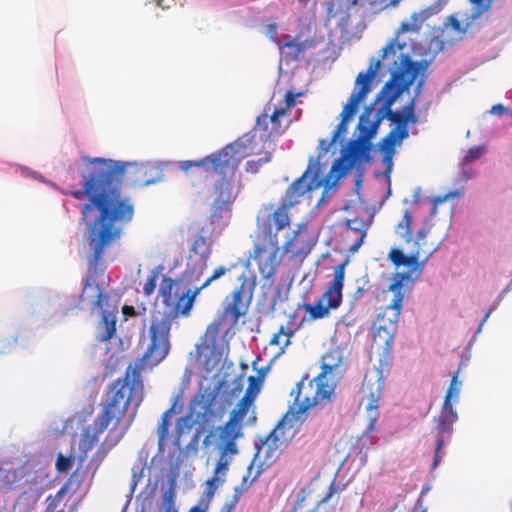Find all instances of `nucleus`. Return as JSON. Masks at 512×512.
I'll return each instance as SVG.
<instances>
[{
	"label": "nucleus",
	"mask_w": 512,
	"mask_h": 512,
	"mask_svg": "<svg viewBox=\"0 0 512 512\" xmlns=\"http://www.w3.org/2000/svg\"><path fill=\"white\" fill-rule=\"evenodd\" d=\"M264 154L262 158L259 160H249L245 164V170L248 173L255 174L259 171V169L262 167L263 164L269 162L271 160V153L268 149L262 150V152L259 154Z\"/></svg>",
	"instance_id": "obj_36"
},
{
	"label": "nucleus",
	"mask_w": 512,
	"mask_h": 512,
	"mask_svg": "<svg viewBox=\"0 0 512 512\" xmlns=\"http://www.w3.org/2000/svg\"><path fill=\"white\" fill-rule=\"evenodd\" d=\"M160 272L154 269L150 272L146 282L143 284V293L145 296H150L154 293L159 278Z\"/></svg>",
	"instance_id": "obj_41"
},
{
	"label": "nucleus",
	"mask_w": 512,
	"mask_h": 512,
	"mask_svg": "<svg viewBox=\"0 0 512 512\" xmlns=\"http://www.w3.org/2000/svg\"><path fill=\"white\" fill-rule=\"evenodd\" d=\"M491 312H492V308H491V309H489V310L486 312V314H485V316H484V319H483V321L481 322V324H480V326H479V329H478V330H481L482 326L484 325V323H485V322L487 321V319L489 318V316H490Z\"/></svg>",
	"instance_id": "obj_51"
},
{
	"label": "nucleus",
	"mask_w": 512,
	"mask_h": 512,
	"mask_svg": "<svg viewBox=\"0 0 512 512\" xmlns=\"http://www.w3.org/2000/svg\"><path fill=\"white\" fill-rule=\"evenodd\" d=\"M285 116L288 115L284 110L271 101L264 106L263 112L256 118L253 130L246 133L254 135L253 145L258 150L270 149L272 138L284 132L285 128L282 127L281 120Z\"/></svg>",
	"instance_id": "obj_12"
},
{
	"label": "nucleus",
	"mask_w": 512,
	"mask_h": 512,
	"mask_svg": "<svg viewBox=\"0 0 512 512\" xmlns=\"http://www.w3.org/2000/svg\"><path fill=\"white\" fill-rule=\"evenodd\" d=\"M309 171L310 167H308L307 170L299 178L293 181L292 184L286 190L283 202L287 204L290 208L297 204L299 202V199L302 196H304L306 192L314 191L322 186L331 187L336 185L337 183H334L336 173H331V170L329 171L328 175L325 178L319 179L318 174H315L310 179V181L307 182L306 178L309 174Z\"/></svg>",
	"instance_id": "obj_15"
},
{
	"label": "nucleus",
	"mask_w": 512,
	"mask_h": 512,
	"mask_svg": "<svg viewBox=\"0 0 512 512\" xmlns=\"http://www.w3.org/2000/svg\"><path fill=\"white\" fill-rule=\"evenodd\" d=\"M196 238L193 240L186 262V273L201 276L207 267L212 252V240L204 234L203 228L195 224Z\"/></svg>",
	"instance_id": "obj_14"
},
{
	"label": "nucleus",
	"mask_w": 512,
	"mask_h": 512,
	"mask_svg": "<svg viewBox=\"0 0 512 512\" xmlns=\"http://www.w3.org/2000/svg\"><path fill=\"white\" fill-rule=\"evenodd\" d=\"M266 36L273 42L280 44L278 40V28L276 23H270L266 26Z\"/></svg>",
	"instance_id": "obj_45"
},
{
	"label": "nucleus",
	"mask_w": 512,
	"mask_h": 512,
	"mask_svg": "<svg viewBox=\"0 0 512 512\" xmlns=\"http://www.w3.org/2000/svg\"><path fill=\"white\" fill-rule=\"evenodd\" d=\"M475 20L472 15L458 13L448 17L447 25L457 34H465Z\"/></svg>",
	"instance_id": "obj_27"
},
{
	"label": "nucleus",
	"mask_w": 512,
	"mask_h": 512,
	"mask_svg": "<svg viewBox=\"0 0 512 512\" xmlns=\"http://www.w3.org/2000/svg\"><path fill=\"white\" fill-rule=\"evenodd\" d=\"M412 29H413V27H412V25H411V24H409V23H402V24H401V28H400V30H401L402 32H407V31H410V30H412Z\"/></svg>",
	"instance_id": "obj_50"
},
{
	"label": "nucleus",
	"mask_w": 512,
	"mask_h": 512,
	"mask_svg": "<svg viewBox=\"0 0 512 512\" xmlns=\"http://www.w3.org/2000/svg\"><path fill=\"white\" fill-rule=\"evenodd\" d=\"M448 2L449 0H436L433 5L421 11L419 15L414 13L412 15V20L415 22V27L418 28L419 24L425 21L428 17L439 13Z\"/></svg>",
	"instance_id": "obj_32"
},
{
	"label": "nucleus",
	"mask_w": 512,
	"mask_h": 512,
	"mask_svg": "<svg viewBox=\"0 0 512 512\" xmlns=\"http://www.w3.org/2000/svg\"><path fill=\"white\" fill-rule=\"evenodd\" d=\"M290 207L284 202L280 206L269 203L260 208L256 222L257 235L268 236L277 235V232L290 225L289 212Z\"/></svg>",
	"instance_id": "obj_13"
},
{
	"label": "nucleus",
	"mask_w": 512,
	"mask_h": 512,
	"mask_svg": "<svg viewBox=\"0 0 512 512\" xmlns=\"http://www.w3.org/2000/svg\"><path fill=\"white\" fill-rule=\"evenodd\" d=\"M237 267V264H232L231 266L229 267H225V266H219L217 267L212 275L210 277H208L204 283L199 286V288H201V290L207 288L212 282H214L215 280L221 278L222 276H224L227 272L231 271L232 269L236 268Z\"/></svg>",
	"instance_id": "obj_40"
},
{
	"label": "nucleus",
	"mask_w": 512,
	"mask_h": 512,
	"mask_svg": "<svg viewBox=\"0 0 512 512\" xmlns=\"http://www.w3.org/2000/svg\"><path fill=\"white\" fill-rule=\"evenodd\" d=\"M228 455H230L229 451L220 449L219 459L216 463L213 476L206 482V485L208 487L207 495L210 498L214 495L217 487L224 482V477L226 476L228 466L231 462V458Z\"/></svg>",
	"instance_id": "obj_20"
},
{
	"label": "nucleus",
	"mask_w": 512,
	"mask_h": 512,
	"mask_svg": "<svg viewBox=\"0 0 512 512\" xmlns=\"http://www.w3.org/2000/svg\"><path fill=\"white\" fill-rule=\"evenodd\" d=\"M462 195V192L461 191H458V190H455V191H452V192H449L447 194H445L442 198H438L437 199V202H443L449 198H458Z\"/></svg>",
	"instance_id": "obj_46"
},
{
	"label": "nucleus",
	"mask_w": 512,
	"mask_h": 512,
	"mask_svg": "<svg viewBox=\"0 0 512 512\" xmlns=\"http://www.w3.org/2000/svg\"><path fill=\"white\" fill-rule=\"evenodd\" d=\"M90 281H91V276L88 275L84 281V287H83L81 297L83 298L84 295L89 290H93L95 294L92 295L91 297L95 298V299L92 300V304L95 308L102 309L104 307V305L107 303L109 296L107 294L103 293V291L101 290V288L98 284L92 285Z\"/></svg>",
	"instance_id": "obj_28"
},
{
	"label": "nucleus",
	"mask_w": 512,
	"mask_h": 512,
	"mask_svg": "<svg viewBox=\"0 0 512 512\" xmlns=\"http://www.w3.org/2000/svg\"><path fill=\"white\" fill-rule=\"evenodd\" d=\"M293 322L287 325H281L276 333H274L269 341L271 346L279 348L277 356L285 353L287 347L291 344V338L294 336L296 329L292 327Z\"/></svg>",
	"instance_id": "obj_24"
},
{
	"label": "nucleus",
	"mask_w": 512,
	"mask_h": 512,
	"mask_svg": "<svg viewBox=\"0 0 512 512\" xmlns=\"http://www.w3.org/2000/svg\"><path fill=\"white\" fill-rule=\"evenodd\" d=\"M189 512H207V504L204 507L200 505L193 506Z\"/></svg>",
	"instance_id": "obj_49"
},
{
	"label": "nucleus",
	"mask_w": 512,
	"mask_h": 512,
	"mask_svg": "<svg viewBox=\"0 0 512 512\" xmlns=\"http://www.w3.org/2000/svg\"><path fill=\"white\" fill-rule=\"evenodd\" d=\"M175 405H172L171 408L166 410L162 416L161 420L157 427V435H158V446L159 449H162L166 440L169 436V427H170V419L172 414L174 413Z\"/></svg>",
	"instance_id": "obj_30"
},
{
	"label": "nucleus",
	"mask_w": 512,
	"mask_h": 512,
	"mask_svg": "<svg viewBox=\"0 0 512 512\" xmlns=\"http://www.w3.org/2000/svg\"><path fill=\"white\" fill-rule=\"evenodd\" d=\"M331 309L332 308L328 306V304L325 303V301H323L321 298L315 305H305V311L308 312L310 317L314 320L326 317Z\"/></svg>",
	"instance_id": "obj_35"
},
{
	"label": "nucleus",
	"mask_w": 512,
	"mask_h": 512,
	"mask_svg": "<svg viewBox=\"0 0 512 512\" xmlns=\"http://www.w3.org/2000/svg\"><path fill=\"white\" fill-rule=\"evenodd\" d=\"M201 291L199 287L191 290L173 278L163 275L159 287V296L162 298L166 311L158 319H168L171 324L172 320L179 316H189L195 299Z\"/></svg>",
	"instance_id": "obj_9"
},
{
	"label": "nucleus",
	"mask_w": 512,
	"mask_h": 512,
	"mask_svg": "<svg viewBox=\"0 0 512 512\" xmlns=\"http://www.w3.org/2000/svg\"><path fill=\"white\" fill-rule=\"evenodd\" d=\"M458 373H454L446 391L444 403L447 406L453 405L452 402H458L462 382L458 379Z\"/></svg>",
	"instance_id": "obj_34"
},
{
	"label": "nucleus",
	"mask_w": 512,
	"mask_h": 512,
	"mask_svg": "<svg viewBox=\"0 0 512 512\" xmlns=\"http://www.w3.org/2000/svg\"><path fill=\"white\" fill-rule=\"evenodd\" d=\"M254 135L243 134L234 142L199 160H184L179 162V168L194 183L198 179H208L216 174L219 178L212 188L211 218H221L222 213L229 211L240 191V182L236 184V172L243 159L260 154L254 145Z\"/></svg>",
	"instance_id": "obj_3"
},
{
	"label": "nucleus",
	"mask_w": 512,
	"mask_h": 512,
	"mask_svg": "<svg viewBox=\"0 0 512 512\" xmlns=\"http://www.w3.org/2000/svg\"><path fill=\"white\" fill-rule=\"evenodd\" d=\"M404 279V274L396 273L393 282L388 287L389 291L394 292V298L374 322L373 338L376 344L390 346L393 341L402 309L403 294L401 293V288Z\"/></svg>",
	"instance_id": "obj_10"
},
{
	"label": "nucleus",
	"mask_w": 512,
	"mask_h": 512,
	"mask_svg": "<svg viewBox=\"0 0 512 512\" xmlns=\"http://www.w3.org/2000/svg\"><path fill=\"white\" fill-rule=\"evenodd\" d=\"M342 363L339 348L326 351L321 357V372L311 381L298 382L291 390L293 404L289 407L285 419L299 420L310 408L329 402L336 385V370Z\"/></svg>",
	"instance_id": "obj_6"
},
{
	"label": "nucleus",
	"mask_w": 512,
	"mask_h": 512,
	"mask_svg": "<svg viewBox=\"0 0 512 512\" xmlns=\"http://www.w3.org/2000/svg\"><path fill=\"white\" fill-rule=\"evenodd\" d=\"M122 311L125 316H135L136 315V311L133 306L125 305L123 307Z\"/></svg>",
	"instance_id": "obj_47"
},
{
	"label": "nucleus",
	"mask_w": 512,
	"mask_h": 512,
	"mask_svg": "<svg viewBox=\"0 0 512 512\" xmlns=\"http://www.w3.org/2000/svg\"><path fill=\"white\" fill-rule=\"evenodd\" d=\"M249 386L244 394V396L237 403L236 407L231 411L230 417L232 420L242 423V420L247 415L250 406L253 404L255 395L252 394V390L257 385V378L255 376H250L248 379Z\"/></svg>",
	"instance_id": "obj_21"
},
{
	"label": "nucleus",
	"mask_w": 512,
	"mask_h": 512,
	"mask_svg": "<svg viewBox=\"0 0 512 512\" xmlns=\"http://www.w3.org/2000/svg\"><path fill=\"white\" fill-rule=\"evenodd\" d=\"M301 95L302 93L294 94L291 90L287 91L284 96L283 105L278 108L284 110V112L289 115L291 109L296 105V97Z\"/></svg>",
	"instance_id": "obj_42"
},
{
	"label": "nucleus",
	"mask_w": 512,
	"mask_h": 512,
	"mask_svg": "<svg viewBox=\"0 0 512 512\" xmlns=\"http://www.w3.org/2000/svg\"><path fill=\"white\" fill-rule=\"evenodd\" d=\"M335 492V487H334V484L331 483L330 486H329V491L327 493V495L325 497H323L318 503H317V506L314 507L313 509H304L303 507V501L304 500H301L299 502H297L293 508V510L291 512H318V507L323 504V503H326L328 502L331 497L333 496Z\"/></svg>",
	"instance_id": "obj_38"
},
{
	"label": "nucleus",
	"mask_w": 512,
	"mask_h": 512,
	"mask_svg": "<svg viewBox=\"0 0 512 512\" xmlns=\"http://www.w3.org/2000/svg\"><path fill=\"white\" fill-rule=\"evenodd\" d=\"M156 1V4L157 6L161 7L162 9H165L167 8L166 6L163 5V0H155Z\"/></svg>",
	"instance_id": "obj_52"
},
{
	"label": "nucleus",
	"mask_w": 512,
	"mask_h": 512,
	"mask_svg": "<svg viewBox=\"0 0 512 512\" xmlns=\"http://www.w3.org/2000/svg\"><path fill=\"white\" fill-rule=\"evenodd\" d=\"M379 99L380 96L376 98L374 104L365 108L360 115L357 125L358 137L348 142L345 152L333 163L331 173H336L334 183L350 172L357 163L370 160V140L375 136L382 122L378 109L374 113L373 119H371V115L374 112L373 106Z\"/></svg>",
	"instance_id": "obj_7"
},
{
	"label": "nucleus",
	"mask_w": 512,
	"mask_h": 512,
	"mask_svg": "<svg viewBox=\"0 0 512 512\" xmlns=\"http://www.w3.org/2000/svg\"><path fill=\"white\" fill-rule=\"evenodd\" d=\"M283 38L287 39V41L284 43H280L279 48L282 51L285 60L287 62L297 60L302 51L304 50L303 43L291 40V36L287 34L283 35Z\"/></svg>",
	"instance_id": "obj_26"
},
{
	"label": "nucleus",
	"mask_w": 512,
	"mask_h": 512,
	"mask_svg": "<svg viewBox=\"0 0 512 512\" xmlns=\"http://www.w3.org/2000/svg\"><path fill=\"white\" fill-rule=\"evenodd\" d=\"M493 109H497V111H503L504 107L502 105L494 106Z\"/></svg>",
	"instance_id": "obj_53"
},
{
	"label": "nucleus",
	"mask_w": 512,
	"mask_h": 512,
	"mask_svg": "<svg viewBox=\"0 0 512 512\" xmlns=\"http://www.w3.org/2000/svg\"><path fill=\"white\" fill-rule=\"evenodd\" d=\"M465 166L466 165H462V170H461V180L463 181H467L468 179L471 178V173H469L466 169H465Z\"/></svg>",
	"instance_id": "obj_48"
},
{
	"label": "nucleus",
	"mask_w": 512,
	"mask_h": 512,
	"mask_svg": "<svg viewBox=\"0 0 512 512\" xmlns=\"http://www.w3.org/2000/svg\"><path fill=\"white\" fill-rule=\"evenodd\" d=\"M158 512H179L176 506V492L172 485L164 490Z\"/></svg>",
	"instance_id": "obj_31"
},
{
	"label": "nucleus",
	"mask_w": 512,
	"mask_h": 512,
	"mask_svg": "<svg viewBox=\"0 0 512 512\" xmlns=\"http://www.w3.org/2000/svg\"><path fill=\"white\" fill-rule=\"evenodd\" d=\"M55 512H65L64 509L55 510Z\"/></svg>",
	"instance_id": "obj_56"
},
{
	"label": "nucleus",
	"mask_w": 512,
	"mask_h": 512,
	"mask_svg": "<svg viewBox=\"0 0 512 512\" xmlns=\"http://www.w3.org/2000/svg\"><path fill=\"white\" fill-rule=\"evenodd\" d=\"M72 467V458L59 454L56 461V469L58 472L65 473Z\"/></svg>",
	"instance_id": "obj_43"
},
{
	"label": "nucleus",
	"mask_w": 512,
	"mask_h": 512,
	"mask_svg": "<svg viewBox=\"0 0 512 512\" xmlns=\"http://www.w3.org/2000/svg\"><path fill=\"white\" fill-rule=\"evenodd\" d=\"M483 152V147L478 146L471 148L463 158L462 165H468L472 161L479 159L482 156Z\"/></svg>",
	"instance_id": "obj_44"
},
{
	"label": "nucleus",
	"mask_w": 512,
	"mask_h": 512,
	"mask_svg": "<svg viewBox=\"0 0 512 512\" xmlns=\"http://www.w3.org/2000/svg\"><path fill=\"white\" fill-rule=\"evenodd\" d=\"M493 0H469L474 5L471 15L474 19H478L491 8Z\"/></svg>",
	"instance_id": "obj_39"
},
{
	"label": "nucleus",
	"mask_w": 512,
	"mask_h": 512,
	"mask_svg": "<svg viewBox=\"0 0 512 512\" xmlns=\"http://www.w3.org/2000/svg\"><path fill=\"white\" fill-rule=\"evenodd\" d=\"M303 243L304 240L301 232L299 230L294 231L293 236L284 243L282 247L283 253H292L295 257H298L303 253H308V251H305Z\"/></svg>",
	"instance_id": "obj_29"
},
{
	"label": "nucleus",
	"mask_w": 512,
	"mask_h": 512,
	"mask_svg": "<svg viewBox=\"0 0 512 512\" xmlns=\"http://www.w3.org/2000/svg\"><path fill=\"white\" fill-rule=\"evenodd\" d=\"M283 251L280 252L277 235L261 236L255 234L253 250L245 260V268L238 276L240 285L231 293V299L226 298L223 309V320L236 325L241 316L245 315L253 298L256 288V275L250 270L253 260L259 273L266 280L274 282L277 268L282 262Z\"/></svg>",
	"instance_id": "obj_4"
},
{
	"label": "nucleus",
	"mask_w": 512,
	"mask_h": 512,
	"mask_svg": "<svg viewBox=\"0 0 512 512\" xmlns=\"http://www.w3.org/2000/svg\"><path fill=\"white\" fill-rule=\"evenodd\" d=\"M380 65V60H376L370 64L366 72H361L356 77V89L351 94L347 104L343 107V110L340 114L341 121L337 125L336 130L333 132L331 140L328 142L325 139H321L319 142V148L324 153H327L331 146L336 144L338 141L342 142L345 138L348 130V123L356 115L359 103L362 102L369 93L372 80L375 78Z\"/></svg>",
	"instance_id": "obj_8"
},
{
	"label": "nucleus",
	"mask_w": 512,
	"mask_h": 512,
	"mask_svg": "<svg viewBox=\"0 0 512 512\" xmlns=\"http://www.w3.org/2000/svg\"><path fill=\"white\" fill-rule=\"evenodd\" d=\"M170 329L168 319H152L148 330L150 341L142 357L134 365L129 364L124 377L117 378L109 386L101 402V413L81 434L78 456L80 465L106 430L108 434L101 444L104 452L114 447L125 435L144 399L141 372L154 368L167 357L170 351Z\"/></svg>",
	"instance_id": "obj_1"
},
{
	"label": "nucleus",
	"mask_w": 512,
	"mask_h": 512,
	"mask_svg": "<svg viewBox=\"0 0 512 512\" xmlns=\"http://www.w3.org/2000/svg\"><path fill=\"white\" fill-rule=\"evenodd\" d=\"M246 481H247V477H244V478H243V484H245V483H246Z\"/></svg>",
	"instance_id": "obj_55"
},
{
	"label": "nucleus",
	"mask_w": 512,
	"mask_h": 512,
	"mask_svg": "<svg viewBox=\"0 0 512 512\" xmlns=\"http://www.w3.org/2000/svg\"><path fill=\"white\" fill-rule=\"evenodd\" d=\"M383 378L379 372L372 371L365 374L362 382V401H366V410L369 412L368 431L374 430L378 420L377 409L382 396Z\"/></svg>",
	"instance_id": "obj_16"
},
{
	"label": "nucleus",
	"mask_w": 512,
	"mask_h": 512,
	"mask_svg": "<svg viewBox=\"0 0 512 512\" xmlns=\"http://www.w3.org/2000/svg\"><path fill=\"white\" fill-rule=\"evenodd\" d=\"M458 420V415L453 405H442L439 416L435 419V431L437 435L434 451L433 468H436L444 455L443 446L445 437L453 433V424Z\"/></svg>",
	"instance_id": "obj_17"
},
{
	"label": "nucleus",
	"mask_w": 512,
	"mask_h": 512,
	"mask_svg": "<svg viewBox=\"0 0 512 512\" xmlns=\"http://www.w3.org/2000/svg\"><path fill=\"white\" fill-rule=\"evenodd\" d=\"M379 145L380 150L383 153V163L386 165L387 171L390 172L393 166L395 148L396 146H399L400 143H394V141H389L388 139L383 138Z\"/></svg>",
	"instance_id": "obj_33"
},
{
	"label": "nucleus",
	"mask_w": 512,
	"mask_h": 512,
	"mask_svg": "<svg viewBox=\"0 0 512 512\" xmlns=\"http://www.w3.org/2000/svg\"><path fill=\"white\" fill-rule=\"evenodd\" d=\"M348 260H344L334 269L333 279L321 299L332 309L338 308L342 303V289L345 279V268Z\"/></svg>",
	"instance_id": "obj_18"
},
{
	"label": "nucleus",
	"mask_w": 512,
	"mask_h": 512,
	"mask_svg": "<svg viewBox=\"0 0 512 512\" xmlns=\"http://www.w3.org/2000/svg\"><path fill=\"white\" fill-rule=\"evenodd\" d=\"M87 172L82 173L81 189L67 192L77 200L87 199L82 205L83 222L89 229L93 255L90 265L96 269L104 250L120 237L121 225L134 214L133 205L121 198V177L124 165L104 158H87Z\"/></svg>",
	"instance_id": "obj_2"
},
{
	"label": "nucleus",
	"mask_w": 512,
	"mask_h": 512,
	"mask_svg": "<svg viewBox=\"0 0 512 512\" xmlns=\"http://www.w3.org/2000/svg\"><path fill=\"white\" fill-rule=\"evenodd\" d=\"M401 45H396L394 42L388 43L383 49L382 59H389L391 56V62L389 64L405 65L404 70H397L392 74L391 79L385 84L381 93H385V98L378 108L380 113V120L388 119L395 124L389 133L384 137L394 143H402L404 139L409 136L408 125H415L418 123V117L415 114L416 96L413 97L401 111H392V104L395 102L397 97L409 86L410 82L404 83L398 81L399 79H414V74L408 69L411 66V62L408 55H405L401 50Z\"/></svg>",
	"instance_id": "obj_5"
},
{
	"label": "nucleus",
	"mask_w": 512,
	"mask_h": 512,
	"mask_svg": "<svg viewBox=\"0 0 512 512\" xmlns=\"http://www.w3.org/2000/svg\"><path fill=\"white\" fill-rule=\"evenodd\" d=\"M371 221H365L362 218L356 217L354 219L346 220V227L348 231L355 235V241L350 247L351 252L357 251L367 235Z\"/></svg>",
	"instance_id": "obj_23"
},
{
	"label": "nucleus",
	"mask_w": 512,
	"mask_h": 512,
	"mask_svg": "<svg viewBox=\"0 0 512 512\" xmlns=\"http://www.w3.org/2000/svg\"><path fill=\"white\" fill-rule=\"evenodd\" d=\"M97 339L101 342L109 341L116 333V316L114 313L104 311L98 325Z\"/></svg>",
	"instance_id": "obj_25"
},
{
	"label": "nucleus",
	"mask_w": 512,
	"mask_h": 512,
	"mask_svg": "<svg viewBox=\"0 0 512 512\" xmlns=\"http://www.w3.org/2000/svg\"><path fill=\"white\" fill-rule=\"evenodd\" d=\"M67 493V485L62 486L54 496L47 497V508L45 512H55L57 508L61 505L64 496Z\"/></svg>",
	"instance_id": "obj_37"
},
{
	"label": "nucleus",
	"mask_w": 512,
	"mask_h": 512,
	"mask_svg": "<svg viewBox=\"0 0 512 512\" xmlns=\"http://www.w3.org/2000/svg\"><path fill=\"white\" fill-rule=\"evenodd\" d=\"M493 109H497V111H503L504 107L502 105L494 106Z\"/></svg>",
	"instance_id": "obj_54"
},
{
	"label": "nucleus",
	"mask_w": 512,
	"mask_h": 512,
	"mask_svg": "<svg viewBox=\"0 0 512 512\" xmlns=\"http://www.w3.org/2000/svg\"><path fill=\"white\" fill-rule=\"evenodd\" d=\"M412 222L413 218L409 210H405L402 220L397 224L395 231L397 235L402 238L406 243L413 242V250L407 256L399 249H392L389 252V259L391 262L399 266H411L417 264L422 255L427 258L434 249L427 246L426 231L420 229L416 234V239H412Z\"/></svg>",
	"instance_id": "obj_11"
},
{
	"label": "nucleus",
	"mask_w": 512,
	"mask_h": 512,
	"mask_svg": "<svg viewBox=\"0 0 512 512\" xmlns=\"http://www.w3.org/2000/svg\"><path fill=\"white\" fill-rule=\"evenodd\" d=\"M241 430L242 424L229 418L225 425L219 428V439L223 444L220 449L229 451L230 455H235L238 452L236 440L242 436Z\"/></svg>",
	"instance_id": "obj_19"
},
{
	"label": "nucleus",
	"mask_w": 512,
	"mask_h": 512,
	"mask_svg": "<svg viewBox=\"0 0 512 512\" xmlns=\"http://www.w3.org/2000/svg\"><path fill=\"white\" fill-rule=\"evenodd\" d=\"M135 174L134 183L140 187L155 184L161 181L163 177L162 171L152 164H142L138 166L135 170Z\"/></svg>",
	"instance_id": "obj_22"
}]
</instances>
